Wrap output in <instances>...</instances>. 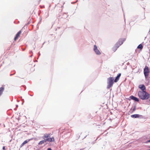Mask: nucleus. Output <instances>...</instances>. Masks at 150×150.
Masks as SVG:
<instances>
[{
  "mask_svg": "<svg viewBox=\"0 0 150 150\" xmlns=\"http://www.w3.org/2000/svg\"><path fill=\"white\" fill-rule=\"evenodd\" d=\"M139 98L142 100H147L150 97V95L146 91H139L138 92Z\"/></svg>",
  "mask_w": 150,
  "mask_h": 150,
  "instance_id": "1",
  "label": "nucleus"
},
{
  "mask_svg": "<svg viewBox=\"0 0 150 150\" xmlns=\"http://www.w3.org/2000/svg\"><path fill=\"white\" fill-rule=\"evenodd\" d=\"M125 38H120V39L117 43L115 45L114 47L113 48V51H115L117 50V48L123 44V42L125 41Z\"/></svg>",
  "mask_w": 150,
  "mask_h": 150,
  "instance_id": "2",
  "label": "nucleus"
},
{
  "mask_svg": "<svg viewBox=\"0 0 150 150\" xmlns=\"http://www.w3.org/2000/svg\"><path fill=\"white\" fill-rule=\"evenodd\" d=\"M54 139L53 137H51L50 138H48L47 139H46L44 140H43L42 141H40L38 143V144L40 145L44 143L45 142H46L47 141H48L49 142H54Z\"/></svg>",
  "mask_w": 150,
  "mask_h": 150,
  "instance_id": "3",
  "label": "nucleus"
},
{
  "mask_svg": "<svg viewBox=\"0 0 150 150\" xmlns=\"http://www.w3.org/2000/svg\"><path fill=\"white\" fill-rule=\"evenodd\" d=\"M144 74L146 78H147L149 72V68L148 67L146 66L144 69Z\"/></svg>",
  "mask_w": 150,
  "mask_h": 150,
  "instance_id": "4",
  "label": "nucleus"
},
{
  "mask_svg": "<svg viewBox=\"0 0 150 150\" xmlns=\"http://www.w3.org/2000/svg\"><path fill=\"white\" fill-rule=\"evenodd\" d=\"M108 85L107 88H108L111 87L112 85V78L111 77L108 79Z\"/></svg>",
  "mask_w": 150,
  "mask_h": 150,
  "instance_id": "5",
  "label": "nucleus"
},
{
  "mask_svg": "<svg viewBox=\"0 0 150 150\" xmlns=\"http://www.w3.org/2000/svg\"><path fill=\"white\" fill-rule=\"evenodd\" d=\"M94 50L96 52V54H101V53L99 50L97 49V47L96 45H94Z\"/></svg>",
  "mask_w": 150,
  "mask_h": 150,
  "instance_id": "6",
  "label": "nucleus"
},
{
  "mask_svg": "<svg viewBox=\"0 0 150 150\" xmlns=\"http://www.w3.org/2000/svg\"><path fill=\"white\" fill-rule=\"evenodd\" d=\"M139 87L142 90L141 91H146V87L144 85H140L139 86Z\"/></svg>",
  "mask_w": 150,
  "mask_h": 150,
  "instance_id": "7",
  "label": "nucleus"
},
{
  "mask_svg": "<svg viewBox=\"0 0 150 150\" xmlns=\"http://www.w3.org/2000/svg\"><path fill=\"white\" fill-rule=\"evenodd\" d=\"M21 30H20L18 33H17L16 36L14 38V40H16L20 36V35L21 34Z\"/></svg>",
  "mask_w": 150,
  "mask_h": 150,
  "instance_id": "8",
  "label": "nucleus"
},
{
  "mask_svg": "<svg viewBox=\"0 0 150 150\" xmlns=\"http://www.w3.org/2000/svg\"><path fill=\"white\" fill-rule=\"evenodd\" d=\"M121 75V74L119 73L116 77L115 80L114 81V82H117L119 80V78Z\"/></svg>",
  "mask_w": 150,
  "mask_h": 150,
  "instance_id": "9",
  "label": "nucleus"
},
{
  "mask_svg": "<svg viewBox=\"0 0 150 150\" xmlns=\"http://www.w3.org/2000/svg\"><path fill=\"white\" fill-rule=\"evenodd\" d=\"M130 98L132 100H134L138 102L139 101V99L138 98H137L135 97L134 96H131L130 97Z\"/></svg>",
  "mask_w": 150,
  "mask_h": 150,
  "instance_id": "10",
  "label": "nucleus"
},
{
  "mask_svg": "<svg viewBox=\"0 0 150 150\" xmlns=\"http://www.w3.org/2000/svg\"><path fill=\"white\" fill-rule=\"evenodd\" d=\"M31 139H27L21 145L20 147H22L25 144L27 143L28 142H29L30 140Z\"/></svg>",
  "mask_w": 150,
  "mask_h": 150,
  "instance_id": "11",
  "label": "nucleus"
},
{
  "mask_svg": "<svg viewBox=\"0 0 150 150\" xmlns=\"http://www.w3.org/2000/svg\"><path fill=\"white\" fill-rule=\"evenodd\" d=\"M50 134H45L43 136V138L44 139H45V138H46V139L50 138L49 137H50Z\"/></svg>",
  "mask_w": 150,
  "mask_h": 150,
  "instance_id": "12",
  "label": "nucleus"
},
{
  "mask_svg": "<svg viewBox=\"0 0 150 150\" xmlns=\"http://www.w3.org/2000/svg\"><path fill=\"white\" fill-rule=\"evenodd\" d=\"M4 90V87H1L0 88V96L2 94Z\"/></svg>",
  "mask_w": 150,
  "mask_h": 150,
  "instance_id": "13",
  "label": "nucleus"
},
{
  "mask_svg": "<svg viewBox=\"0 0 150 150\" xmlns=\"http://www.w3.org/2000/svg\"><path fill=\"white\" fill-rule=\"evenodd\" d=\"M131 117L132 118H138L139 117L138 114H134L131 115Z\"/></svg>",
  "mask_w": 150,
  "mask_h": 150,
  "instance_id": "14",
  "label": "nucleus"
},
{
  "mask_svg": "<svg viewBox=\"0 0 150 150\" xmlns=\"http://www.w3.org/2000/svg\"><path fill=\"white\" fill-rule=\"evenodd\" d=\"M137 48L138 49H142L143 48V46L142 45L140 44L137 47Z\"/></svg>",
  "mask_w": 150,
  "mask_h": 150,
  "instance_id": "15",
  "label": "nucleus"
},
{
  "mask_svg": "<svg viewBox=\"0 0 150 150\" xmlns=\"http://www.w3.org/2000/svg\"><path fill=\"white\" fill-rule=\"evenodd\" d=\"M136 110V107H134L133 109V110L132 111L131 113H132L134 111H135Z\"/></svg>",
  "mask_w": 150,
  "mask_h": 150,
  "instance_id": "16",
  "label": "nucleus"
},
{
  "mask_svg": "<svg viewBox=\"0 0 150 150\" xmlns=\"http://www.w3.org/2000/svg\"><path fill=\"white\" fill-rule=\"evenodd\" d=\"M3 149L4 150H5V146H4L3 147Z\"/></svg>",
  "mask_w": 150,
  "mask_h": 150,
  "instance_id": "17",
  "label": "nucleus"
},
{
  "mask_svg": "<svg viewBox=\"0 0 150 150\" xmlns=\"http://www.w3.org/2000/svg\"><path fill=\"white\" fill-rule=\"evenodd\" d=\"M47 150H52L50 148H49Z\"/></svg>",
  "mask_w": 150,
  "mask_h": 150,
  "instance_id": "18",
  "label": "nucleus"
},
{
  "mask_svg": "<svg viewBox=\"0 0 150 150\" xmlns=\"http://www.w3.org/2000/svg\"><path fill=\"white\" fill-rule=\"evenodd\" d=\"M147 142H150V140L148 141Z\"/></svg>",
  "mask_w": 150,
  "mask_h": 150,
  "instance_id": "19",
  "label": "nucleus"
}]
</instances>
